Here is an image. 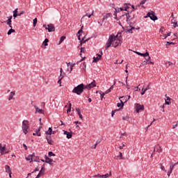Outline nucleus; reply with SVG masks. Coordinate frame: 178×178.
I'll list each match as a JSON object with an SVG mask.
<instances>
[{"label":"nucleus","mask_w":178,"mask_h":178,"mask_svg":"<svg viewBox=\"0 0 178 178\" xmlns=\"http://www.w3.org/2000/svg\"><path fill=\"white\" fill-rule=\"evenodd\" d=\"M46 140L49 145H54V140H52L51 136H46Z\"/></svg>","instance_id":"dca6fc26"},{"label":"nucleus","mask_w":178,"mask_h":178,"mask_svg":"<svg viewBox=\"0 0 178 178\" xmlns=\"http://www.w3.org/2000/svg\"><path fill=\"white\" fill-rule=\"evenodd\" d=\"M31 161H30V163H31V162H33H33H40V157L35 156L34 153L31 154Z\"/></svg>","instance_id":"f8f14e48"},{"label":"nucleus","mask_w":178,"mask_h":178,"mask_svg":"<svg viewBox=\"0 0 178 178\" xmlns=\"http://www.w3.org/2000/svg\"><path fill=\"white\" fill-rule=\"evenodd\" d=\"M84 59H86V57L82 58L79 61H78L76 63V65H79V63H80V62H83V60H84Z\"/></svg>","instance_id":"5fc2aeb1"},{"label":"nucleus","mask_w":178,"mask_h":178,"mask_svg":"<svg viewBox=\"0 0 178 178\" xmlns=\"http://www.w3.org/2000/svg\"><path fill=\"white\" fill-rule=\"evenodd\" d=\"M84 90H86L85 85L83 83H81L74 88V89L72 90V92L74 94H76V95H81Z\"/></svg>","instance_id":"f257e3e1"},{"label":"nucleus","mask_w":178,"mask_h":178,"mask_svg":"<svg viewBox=\"0 0 178 178\" xmlns=\"http://www.w3.org/2000/svg\"><path fill=\"white\" fill-rule=\"evenodd\" d=\"M37 22H38L37 18H35L33 19V27H35L37 26Z\"/></svg>","instance_id":"ea45409f"},{"label":"nucleus","mask_w":178,"mask_h":178,"mask_svg":"<svg viewBox=\"0 0 178 178\" xmlns=\"http://www.w3.org/2000/svg\"><path fill=\"white\" fill-rule=\"evenodd\" d=\"M70 111H72V103H69V104H68V108L67 110V113H69V112H70Z\"/></svg>","instance_id":"e433bc0d"},{"label":"nucleus","mask_w":178,"mask_h":178,"mask_svg":"<svg viewBox=\"0 0 178 178\" xmlns=\"http://www.w3.org/2000/svg\"><path fill=\"white\" fill-rule=\"evenodd\" d=\"M85 51H86V49L84 47L81 48V54L83 52H85Z\"/></svg>","instance_id":"e2e57ef3"},{"label":"nucleus","mask_w":178,"mask_h":178,"mask_svg":"<svg viewBox=\"0 0 178 178\" xmlns=\"http://www.w3.org/2000/svg\"><path fill=\"white\" fill-rule=\"evenodd\" d=\"M143 56H144V58H147V57L149 56V53L146 51V53L143 54Z\"/></svg>","instance_id":"37998d69"},{"label":"nucleus","mask_w":178,"mask_h":178,"mask_svg":"<svg viewBox=\"0 0 178 178\" xmlns=\"http://www.w3.org/2000/svg\"><path fill=\"white\" fill-rule=\"evenodd\" d=\"M30 129V124L26 120L22 122V131L24 134H27L29 133V129Z\"/></svg>","instance_id":"7ed1b4c3"},{"label":"nucleus","mask_w":178,"mask_h":178,"mask_svg":"<svg viewBox=\"0 0 178 178\" xmlns=\"http://www.w3.org/2000/svg\"><path fill=\"white\" fill-rule=\"evenodd\" d=\"M41 128H39L36 131L35 133H33V136H38V137H41Z\"/></svg>","instance_id":"6ab92c4d"},{"label":"nucleus","mask_w":178,"mask_h":178,"mask_svg":"<svg viewBox=\"0 0 178 178\" xmlns=\"http://www.w3.org/2000/svg\"><path fill=\"white\" fill-rule=\"evenodd\" d=\"M123 98H124V97H120V101L121 103H118L117 104V106L118 108H120L122 109V108H123V106H124V103L123 102Z\"/></svg>","instance_id":"4468645a"},{"label":"nucleus","mask_w":178,"mask_h":178,"mask_svg":"<svg viewBox=\"0 0 178 178\" xmlns=\"http://www.w3.org/2000/svg\"><path fill=\"white\" fill-rule=\"evenodd\" d=\"M117 111H119V110H114L112 111V113H111L112 118H113V115H115V113L117 112Z\"/></svg>","instance_id":"680f3d73"},{"label":"nucleus","mask_w":178,"mask_h":178,"mask_svg":"<svg viewBox=\"0 0 178 178\" xmlns=\"http://www.w3.org/2000/svg\"><path fill=\"white\" fill-rule=\"evenodd\" d=\"M112 47H114V48H116V47H118V45H120L122 44V38H118L117 36V38H115V40H113Z\"/></svg>","instance_id":"423d86ee"},{"label":"nucleus","mask_w":178,"mask_h":178,"mask_svg":"<svg viewBox=\"0 0 178 178\" xmlns=\"http://www.w3.org/2000/svg\"><path fill=\"white\" fill-rule=\"evenodd\" d=\"M123 136H127L126 133L122 134L120 138H123Z\"/></svg>","instance_id":"0e129e2a"},{"label":"nucleus","mask_w":178,"mask_h":178,"mask_svg":"<svg viewBox=\"0 0 178 178\" xmlns=\"http://www.w3.org/2000/svg\"><path fill=\"white\" fill-rule=\"evenodd\" d=\"M146 17H149L151 20H153L154 22H155V20H158V17L155 15L154 13H147Z\"/></svg>","instance_id":"0eeeda50"},{"label":"nucleus","mask_w":178,"mask_h":178,"mask_svg":"<svg viewBox=\"0 0 178 178\" xmlns=\"http://www.w3.org/2000/svg\"><path fill=\"white\" fill-rule=\"evenodd\" d=\"M168 37H170V32L168 33L167 34H164L163 35V40H166V38H168Z\"/></svg>","instance_id":"473e14b6"},{"label":"nucleus","mask_w":178,"mask_h":178,"mask_svg":"<svg viewBox=\"0 0 178 178\" xmlns=\"http://www.w3.org/2000/svg\"><path fill=\"white\" fill-rule=\"evenodd\" d=\"M101 141H102V140H101V139H99V140H97L96 141V143H95V144H97V145H98V144H99V143H101Z\"/></svg>","instance_id":"69168bd1"},{"label":"nucleus","mask_w":178,"mask_h":178,"mask_svg":"<svg viewBox=\"0 0 178 178\" xmlns=\"http://www.w3.org/2000/svg\"><path fill=\"white\" fill-rule=\"evenodd\" d=\"M126 15V20L127 22H130V20H133L136 17V15L133 13V11H128V13H125Z\"/></svg>","instance_id":"20e7f679"},{"label":"nucleus","mask_w":178,"mask_h":178,"mask_svg":"<svg viewBox=\"0 0 178 178\" xmlns=\"http://www.w3.org/2000/svg\"><path fill=\"white\" fill-rule=\"evenodd\" d=\"M22 15H24V11H22L20 13H18V16H22Z\"/></svg>","instance_id":"774afa93"},{"label":"nucleus","mask_w":178,"mask_h":178,"mask_svg":"<svg viewBox=\"0 0 178 178\" xmlns=\"http://www.w3.org/2000/svg\"><path fill=\"white\" fill-rule=\"evenodd\" d=\"M161 170H163V172H166V169H165V167H163V165H161Z\"/></svg>","instance_id":"bf43d9fd"},{"label":"nucleus","mask_w":178,"mask_h":178,"mask_svg":"<svg viewBox=\"0 0 178 178\" xmlns=\"http://www.w3.org/2000/svg\"><path fill=\"white\" fill-rule=\"evenodd\" d=\"M64 76L62 74H60V76H58V83L60 84V87L62 86L60 84H62V79H63Z\"/></svg>","instance_id":"393cba45"},{"label":"nucleus","mask_w":178,"mask_h":178,"mask_svg":"<svg viewBox=\"0 0 178 178\" xmlns=\"http://www.w3.org/2000/svg\"><path fill=\"white\" fill-rule=\"evenodd\" d=\"M5 151H6V145L2 146V144L0 143V153L1 155H5Z\"/></svg>","instance_id":"ddd939ff"},{"label":"nucleus","mask_w":178,"mask_h":178,"mask_svg":"<svg viewBox=\"0 0 178 178\" xmlns=\"http://www.w3.org/2000/svg\"><path fill=\"white\" fill-rule=\"evenodd\" d=\"M65 40H66V36H61L58 44H62L63 41H65Z\"/></svg>","instance_id":"c756f323"},{"label":"nucleus","mask_w":178,"mask_h":178,"mask_svg":"<svg viewBox=\"0 0 178 178\" xmlns=\"http://www.w3.org/2000/svg\"><path fill=\"white\" fill-rule=\"evenodd\" d=\"M105 92H103L101 95H100V98H101V100L102 101V99H104V97L105 95Z\"/></svg>","instance_id":"13d9d810"},{"label":"nucleus","mask_w":178,"mask_h":178,"mask_svg":"<svg viewBox=\"0 0 178 178\" xmlns=\"http://www.w3.org/2000/svg\"><path fill=\"white\" fill-rule=\"evenodd\" d=\"M146 91H147V90H145V89L142 88L141 95H144V94H145V92H146Z\"/></svg>","instance_id":"4d7b16f0"},{"label":"nucleus","mask_w":178,"mask_h":178,"mask_svg":"<svg viewBox=\"0 0 178 178\" xmlns=\"http://www.w3.org/2000/svg\"><path fill=\"white\" fill-rule=\"evenodd\" d=\"M92 177L107 178V177H109V174L108 173H106V175L97 174L96 175H93Z\"/></svg>","instance_id":"2eb2a0df"},{"label":"nucleus","mask_w":178,"mask_h":178,"mask_svg":"<svg viewBox=\"0 0 178 178\" xmlns=\"http://www.w3.org/2000/svg\"><path fill=\"white\" fill-rule=\"evenodd\" d=\"M98 60H101L99 59V58H98V57H93V60H92L93 63H97V62H98Z\"/></svg>","instance_id":"4c0bfd02"},{"label":"nucleus","mask_w":178,"mask_h":178,"mask_svg":"<svg viewBox=\"0 0 178 178\" xmlns=\"http://www.w3.org/2000/svg\"><path fill=\"white\" fill-rule=\"evenodd\" d=\"M116 38H118V35L115 36V35H111L106 43L105 51H106L113 44V41H116Z\"/></svg>","instance_id":"f03ea898"},{"label":"nucleus","mask_w":178,"mask_h":178,"mask_svg":"<svg viewBox=\"0 0 178 178\" xmlns=\"http://www.w3.org/2000/svg\"><path fill=\"white\" fill-rule=\"evenodd\" d=\"M154 149L156 150V152H159V154L162 152V147H161V145H159V144L156 145L154 147Z\"/></svg>","instance_id":"a211bd4d"},{"label":"nucleus","mask_w":178,"mask_h":178,"mask_svg":"<svg viewBox=\"0 0 178 178\" xmlns=\"http://www.w3.org/2000/svg\"><path fill=\"white\" fill-rule=\"evenodd\" d=\"M86 16H87L88 17V19H90V17H91V16H94V10L92 11L91 14L86 13L85 15H83V17L81 18V20H83V19H84V17H86Z\"/></svg>","instance_id":"5701e85b"},{"label":"nucleus","mask_w":178,"mask_h":178,"mask_svg":"<svg viewBox=\"0 0 178 178\" xmlns=\"http://www.w3.org/2000/svg\"><path fill=\"white\" fill-rule=\"evenodd\" d=\"M120 159H124V157H123V153H122L121 152H120Z\"/></svg>","instance_id":"de8ad7c7"},{"label":"nucleus","mask_w":178,"mask_h":178,"mask_svg":"<svg viewBox=\"0 0 178 178\" xmlns=\"http://www.w3.org/2000/svg\"><path fill=\"white\" fill-rule=\"evenodd\" d=\"M97 85L95 84V80H93L92 83L85 85V89L86 90H91V88H94V87H96Z\"/></svg>","instance_id":"6e6552de"},{"label":"nucleus","mask_w":178,"mask_h":178,"mask_svg":"<svg viewBox=\"0 0 178 178\" xmlns=\"http://www.w3.org/2000/svg\"><path fill=\"white\" fill-rule=\"evenodd\" d=\"M76 111L77 115L79 116L80 119H81V120H83V115H81V111H80V108H76Z\"/></svg>","instance_id":"aec40b11"},{"label":"nucleus","mask_w":178,"mask_h":178,"mask_svg":"<svg viewBox=\"0 0 178 178\" xmlns=\"http://www.w3.org/2000/svg\"><path fill=\"white\" fill-rule=\"evenodd\" d=\"M45 134H47V136H51V134H52V127H49V129L45 131Z\"/></svg>","instance_id":"bb28decb"},{"label":"nucleus","mask_w":178,"mask_h":178,"mask_svg":"<svg viewBox=\"0 0 178 178\" xmlns=\"http://www.w3.org/2000/svg\"><path fill=\"white\" fill-rule=\"evenodd\" d=\"M17 16H19V15L16 13H13V17L14 19H16V17H17Z\"/></svg>","instance_id":"6e6d98bb"},{"label":"nucleus","mask_w":178,"mask_h":178,"mask_svg":"<svg viewBox=\"0 0 178 178\" xmlns=\"http://www.w3.org/2000/svg\"><path fill=\"white\" fill-rule=\"evenodd\" d=\"M15 29H10L8 31V33H7V34H8V35H10V34H12V33H15Z\"/></svg>","instance_id":"f704fd0d"},{"label":"nucleus","mask_w":178,"mask_h":178,"mask_svg":"<svg viewBox=\"0 0 178 178\" xmlns=\"http://www.w3.org/2000/svg\"><path fill=\"white\" fill-rule=\"evenodd\" d=\"M115 84H116V79H115L113 85L111 86L108 90H110V91H112V90H113V86H115Z\"/></svg>","instance_id":"a19ab883"},{"label":"nucleus","mask_w":178,"mask_h":178,"mask_svg":"<svg viewBox=\"0 0 178 178\" xmlns=\"http://www.w3.org/2000/svg\"><path fill=\"white\" fill-rule=\"evenodd\" d=\"M84 38H85V37L82 38V39L81 40V45H83V44H86V42H87V41H88V40H90V38H88L84 40Z\"/></svg>","instance_id":"c85d7f7f"},{"label":"nucleus","mask_w":178,"mask_h":178,"mask_svg":"<svg viewBox=\"0 0 178 178\" xmlns=\"http://www.w3.org/2000/svg\"><path fill=\"white\" fill-rule=\"evenodd\" d=\"M15 95H16V91H12L8 97V101H12V99H15V98L13 97H15Z\"/></svg>","instance_id":"f3484780"},{"label":"nucleus","mask_w":178,"mask_h":178,"mask_svg":"<svg viewBox=\"0 0 178 178\" xmlns=\"http://www.w3.org/2000/svg\"><path fill=\"white\" fill-rule=\"evenodd\" d=\"M145 2H147V0H143L140 1V5H144V3H145Z\"/></svg>","instance_id":"052dcab7"},{"label":"nucleus","mask_w":178,"mask_h":178,"mask_svg":"<svg viewBox=\"0 0 178 178\" xmlns=\"http://www.w3.org/2000/svg\"><path fill=\"white\" fill-rule=\"evenodd\" d=\"M129 9H130V7H129V6H127V3H124V10H126L127 12H129V10H129Z\"/></svg>","instance_id":"72a5a7b5"},{"label":"nucleus","mask_w":178,"mask_h":178,"mask_svg":"<svg viewBox=\"0 0 178 178\" xmlns=\"http://www.w3.org/2000/svg\"><path fill=\"white\" fill-rule=\"evenodd\" d=\"M145 59L147 62H149V60H151V57L148 56V57H145Z\"/></svg>","instance_id":"09e8293b"},{"label":"nucleus","mask_w":178,"mask_h":178,"mask_svg":"<svg viewBox=\"0 0 178 178\" xmlns=\"http://www.w3.org/2000/svg\"><path fill=\"white\" fill-rule=\"evenodd\" d=\"M169 45H175V42H166V44H165L166 48H168V47H169Z\"/></svg>","instance_id":"2f4dec72"},{"label":"nucleus","mask_w":178,"mask_h":178,"mask_svg":"<svg viewBox=\"0 0 178 178\" xmlns=\"http://www.w3.org/2000/svg\"><path fill=\"white\" fill-rule=\"evenodd\" d=\"M64 131L65 136H67V138H72V134H70V132H69L67 131Z\"/></svg>","instance_id":"412c9836"},{"label":"nucleus","mask_w":178,"mask_h":178,"mask_svg":"<svg viewBox=\"0 0 178 178\" xmlns=\"http://www.w3.org/2000/svg\"><path fill=\"white\" fill-rule=\"evenodd\" d=\"M3 23H6V24L12 29V21H10V19H7L6 21H4Z\"/></svg>","instance_id":"a878e982"},{"label":"nucleus","mask_w":178,"mask_h":178,"mask_svg":"<svg viewBox=\"0 0 178 178\" xmlns=\"http://www.w3.org/2000/svg\"><path fill=\"white\" fill-rule=\"evenodd\" d=\"M75 65H76V63H74L70 65V72H72V70H73V67H74Z\"/></svg>","instance_id":"8fccbe9b"},{"label":"nucleus","mask_w":178,"mask_h":178,"mask_svg":"<svg viewBox=\"0 0 178 178\" xmlns=\"http://www.w3.org/2000/svg\"><path fill=\"white\" fill-rule=\"evenodd\" d=\"M83 70H86V69L87 67V65L86 64V62H83Z\"/></svg>","instance_id":"603ef678"},{"label":"nucleus","mask_w":178,"mask_h":178,"mask_svg":"<svg viewBox=\"0 0 178 178\" xmlns=\"http://www.w3.org/2000/svg\"><path fill=\"white\" fill-rule=\"evenodd\" d=\"M48 42H49V40H48V38L44 39L43 45H44V47H48Z\"/></svg>","instance_id":"7c9ffc66"},{"label":"nucleus","mask_w":178,"mask_h":178,"mask_svg":"<svg viewBox=\"0 0 178 178\" xmlns=\"http://www.w3.org/2000/svg\"><path fill=\"white\" fill-rule=\"evenodd\" d=\"M133 30H136V28L134 26H131V29H127V33H129V34H133Z\"/></svg>","instance_id":"cd10ccee"},{"label":"nucleus","mask_w":178,"mask_h":178,"mask_svg":"<svg viewBox=\"0 0 178 178\" xmlns=\"http://www.w3.org/2000/svg\"><path fill=\"white\" fill-rule=\"evenodd\" d=\"M135 54H136L137 55H140V56H143V55H144V54L140 53L138 51H135Z\"/></svg>","instance_id":"3c124183"},{"label":"nucleus","mask_w":178,"mask_h":178,"mask_svg":"<svg viewBox=\"0 0 178 178\" xmlns=\"http://www.w3.org/2000/svg\"><path fill=\"white\" fill-rule=\"evenodd\" d=\"M48 155H49V157H51V156H56V154H54V152H48Z\"/></svg>","instance_id":"58836bf2"},{"label":"nucleus","mask_w":178,"mask_h":178,"mask_svg":"<svg viewBox=\"0 0 178 178\" xmlns=\"http://www.w3.org/2000/svg\"><path fill=\"white\" fill-rule=\"evenodd\" d=\"M43 27L45 29V30H48L49 33L55 31V26L52 24H49L47 26L46 24H43Z\"/></svg>","instance_id":"39448f33"},{"label":"nucleus","mask_w":178,"mask_h":178,"mask_svg":"<svg viewBox=\"0 0 178 178\" xmlns=\"http://www.w3.org/2000/svg\"><path fill=\"white\" fill-rule=\"evenodd\" d=\"M135 106H136V111L137 113H138V112H140V111H144V106H143L140 104H136Z\"/></svg>","instance_id":"9b49d317"},{"label":"nucleus","mask_w":178,"mask_h":178,"mask_svg":"<svg viewBox=\"0 0 178 178\" xmlns=\"http://www.w3.org/2000/svg\"><path fill=\"white\" fill-rule=\"evenodd\" d=\"M26 161H31V155H29V156L26 157Z\"/></svg>","instance_id":"864d4df0"},{"label":"nucleus","mask_w":178,"mask_h":178,"mask_svg":"<svg viewBox=\"0 0 178 178\" xmlns=\"http://www.w3.org/2000/svg\"><path fill=\"white\" fill-rule=\"evenodd\" d=\"M177 164H178V162L175 163V164L172 162L170 163V170L168 172V177L172 174V172H173V169H175V166H176V165H177Z\"/></svg>","instance_id":"1a4fd4ad"},{"label":"nucleus","mask_w":178,"mask_h":178,"mask_svg":"<svg viewBox=\"0 0 178 178\" xmlns=\"http://www.w3.org/2000/svg\"><path fill=\"white\" fill-rule=\"evenodd\" d=\"M172 65H173V63L168 61V63H165V65L166 66V67H169V66H172Z\"/></svg>","instance_id":"c9c22d12"},{"label":"nucleus","mask_w":178,"mask_h":178,"mask_svg":"<svg viewBox=\"0 0 178 178\" xmlns=\"http://www.w3.org/2000/svg\"><path fill=\"white\" fill-rule=\"evenodd\" d=\"M111 89H108L107 90L105 91L104 93L109 94V92H111Z\"/></svg>","instance_id":"338daca9"},{"label":"nucleus","mask_w":178,"mask_h":178,"mask_svg":"<svg viewBox=\"0 0 178 178\" xmlns=\"http://www.w3.org/2000/svg\"><path fill=\"white\" fill-rule=\"evenodd\" d=\"M105 16L108 19V17H112V14L108 13L106 14Z\"/></svg>","instance_id":"a18cd8bd"},{"label":"nucleus","mask_w":178,"mask_h":178,"mask_svg":"<svg viewBox=\"0 0 178 178\" xmlns=\"http://www.w3.org/2000/svg\"><path fill=\"white\" fill-rule=\"evenodd\" d=\"M5 170L6 173H10L12 172V169L10 168V167L8 165H5Z\"/></svg>","instance_id":"4be33fe9"},{"label":"nucleus","mask_w":178,"mask_h":178,"mask_svg":"<svg viewBox=\"0 0 178 178\" xmlns=\"http://www.w3.org/2000/svg\"><path fill=\"white\" fill-rule=\"evenodd\" d=\"M34 108L35 109V113H42V109L38 108L37 106H34Z\"/></svg>","instance_id":"b1692460"},{"label":"nucleus","mask_w":178,"mask_h":178,"mask_svg":"<svg viewBox=\"0 0 178 178\" xmlns=\"http://www.w3.org/2000/svg\"><path fill=\"white\" fill-rule=\"evenodd\" d=\"M122 99V102H124V104H126V102H127V101H128L127 97H124V98Z\"/></svg>","instance_id":"49530a36"},{"label":"nucleus","mask_w":178,"mask_h":178,"mask_svg":"<svg viewBox=\"0 0 178 178\" xmlns=\"http://www.w3.org/2000/svg\"><path fill=\"white\" fill-rule=\"evenodd\" d=\"M44 159L45 163H49V165H51V166L54 165V163H52V162H55V161L52 160V159L49 158L47 155L44 156Z\"/></svg>","instance_id":"9d476101"},{"label":"nucleus","mask_w":178,"mask_h":178,"mask_svg":"<svg viewBox=\"0 0 178 178\" xmlns=\"http://www.w3.org/2000/svg\"><path fill=\"white\" fill-rule=\"evenodd\" d=\"M84 26H81V29L78 31L76 35H79V34H80V33H83V29Z\"/></svg>","instance_id":"c03bdc74"},{"label":"nucleus","mask_w":178,"mask_h":178,"mask_svg":"<svg viewBox=\"0 0 178 178\" xmlns=\"http://www.w3.org/2000/svg\"><path fill=\"white\" fill-rule=\"evenodd\" d=\"M42 172H43V174H44V172H45V164H43L41 167V170Z\"/></svg>","instance_id":"79ce46f5"}]
</instances>
